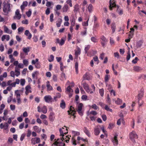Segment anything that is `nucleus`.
<instances>
[{
  "label": "nucleus",
  "instance_id": "obj_54",
  "mask_svg": "<svg viewBox=\"0 0 146 146\" xmlns=\"http://www.w3.org/2000/svg\"><path fill=\"white\" fill-rule=\"evenodd\" d=\"M110 42L111 45H113L114 44V41L113 38L111 37H110Z\"/></svg>",
  "mask_w": 146,
  "mask_h": 146
},
{
  "label": "nucleus",
  "instance_id": "obj_62",
  "mask_svg": "<svg viewBox=\"0 0 146 146\" xmlns=\"http://www.w3.org/2000/svg\"><path fill=\"white\" fill-rule=\"evenodd\" d=\"M23 64L25 66H27L28 64V61L27 60L24 59L23 60Z\"/></svg>",
  "mask_w": 146,
  "mask_h": 146
},
{
  "label": "nucleus",
  "instance_id": "obj_5",
  "mask_svg": "<svg viewBox=\"0 0 146 146\" xmlns=\"http://www.w3.org/2000/svg\"><path fill=\"white\" fill-rule=\"evenodd\" d=\"M86 92L88 93L90 92V94H92L93 93V91H90V89L89 88L88 85L86 82H84L82 84Z\"/></svg>",
  "mask_w": 146,
  "mask_h": 146
},
{
  "label": "nucleus",
  "instance_id": "obj_59",
  "mask_svg": "<svg viewBox=\"0 0 146 146\" xmlns=\"http://www.w3.org/2000/svg\"><path fill=\"white\" fill-rule=\"evenodd\" d=\"M114 127V124L113 123H110L109 124L108 128L109 129H112Z\"/></svg>",
  "mask_w": 146,
  "mask_h": 146
},
{
  "label": "nucleus",
  "instance_id": "obj_16",
  "mask_svg": "<svg viewBox=\"0 0 146 146\" xmlns=\"http://www.w3.org/2000/svg\"><path fill=\"white\" fill-rule=\"evenodd\" d=\"M28 4V2L27 1H24L23 2L22 5H21L20 7L22 12L23 11L25 8L27 6Z\"/></svg>",
  "mask_w": 146,
  "mask_h": 146
},
{
  "label": "nucleus",
  "instance_id": "obj_15",
  "mask_svg": "<svg viewBox=\"0 0 146 146\" xmlns=\"http://www.w3.org/2000/svg\"><path fill=\"white\" fill-rule=\"evenodd\" d=\"M117 135H115L112 140L113 145H117L118 144V142L117 139Z\"/></svg>",
  "mask_w": 146,
  "mask_h": 146
},
{
  "label": "nucleus",
  "instance_id": "obj_45",
  "mask_svg": "<svg viewBox=\"0 0 146 146\" xmlns=\"http://www.w3.org/2000/svg\"><path fill=\"white\" fill-rule=\"evenodd\" d=\"M93 6L91 4H90L88 7V9L89 11L91 13L92 12Z\"/></svg>",
  "mask_w": 146,
  "mask_h": 146
},
{
  "label": "nucleus",
  "instance_id": "obj_47",
  "mask_svg": "<svg viewBox=\"0 0 146 146\" xmlns=\"http://www.w3.org/2000/svg\"><path fill=\"white\" fill-rule=\"evenodd\" d=\"M32 12L30 9L26 13V14L28 17H30L31 15Z\"/></svg>",
  "mask_w": 146,
  "mask_h": 146
},
{
  "label": "nucleus",
  "instance_id": "obj_3",
  "mask_svg": "<svg viewBox=\"0 0 146 146\" xmlns=\"http://www.w3.org/2000/svg\"><path fill=\"white\" fill-rule=\"evenodd\" d=\"M3 10V12L7 15L11 10L10 4L7 3H4Z\"/></svg>",
  "mask_w": 146,
  "mask_h": 146
},
{
  "label": "nucleus",
  "instance_id": "obj_44",
  "mask_svg": "<svg viewBox=\"0 0 146 146\" xmlns=\"http://www.w3.org/2000/svg\"><path fill=\"white\" fill-rule=\"evenodd\" d=\"M99 93L102 97L104 96V90L103 88L100 89L99 90Z\"/></svg>",
  "mask_w": 146,
  "mask_h": 146
},
{
  "label": "nucleus",
  "instance_id": "obj_46",
  "mask_svg": "<svg viewBox=\"0 0 146 146\" xmlns=\"http://www.w3.org/2000/svg\"><path fill=\"white\" fill-rule=\"evenodd\" d=\"M25 80L24 79H21L20 80V84L22 86H23L25 84Z\"/></svg>",
  "mask_w": 146,
  "mask_h": 146
},
{
  "label": "nucleus",
  "instance_id": "obj_8",
  "mask_svg": "<svg viewBox=\"0 0 146 146\" xmlns=\"http://www.w3.org/2000/svg\"><path fill=\"white\" fill-rule=\"evenodd\" d=\"M44 99L46 102L48 103H52L54 102V100L51 96L50 95L46 96L44 97Z\"/></svg>",
  "mask_w": 146,
  "mask_h": 146
},
{
  "label": "nucleus",
  "instance_id": "obj_21",
  "mask_svg": "<svg viewBox=\"0 0 146 146\" xmlns=\"http://www.w3.org/2000/svg\"><path fill=\"white\" fill-rule=\"evenodd\" d=\"M109 4V9L111 10H112L113 7H115L116 6V4L114 2L112 3L111 0L110 1Z\"/></svg>",
  "mask_w": 146,
  "mask_h": 146
},
{
  "label": "nucleus",
  "instance_id": "obj_22",
  "mask_svg": "<svg viewBox=\"0 0 146 146\" xmlns=\"http://www.w3.org/2000/svg\"><path fill=\"white\" fill-rule=\"evenodd\" d=\"M4 30L5 33L8 34H10L12 33V31L10 30L7 27L5 26L4 27Z\"/></svg>",
  "mask_w": 146,
  "mask_h": 146
},
{
  "label": "nucleus",
  "instance_id": "obj_42",
  "mask_svg": "<svg viewBox=\"0 0 146 146\" xmlns=\"http://www.w3.org/2000/svg\"><path fill=\"white\" fill-rule=\"evenodd\" d=\"M78 62H76L75 64V69L76 72L77 74L78 73Z\"/></svg>",
  "mask_w": 146,
  "mask_h": 146
},
{
  "label": "nucleus",
  "instance_id": "obj_52",
  "mask_svg": "<svg viewBox=\"0 0 146 146\" xmlns=\"http://www.w3.org/2000/svg\"><path fill=\"white\" fill-rule=\"evenodd\" d=\"M72 2L71 0H67L66 1V3L68 4L70 7H72Z\"/></svg>",
  "mask_w": 146,
  "mask_h": 146
},
{
  "label": "nucleus",
  "instance_id": "obj_12",
  "mask_svg": "<svg viewBox=\"0 0 146 146\" xmlns=\"http://www.w3.org/2000/svg\"><path fill=\"white\" fill-rule=\"evenodd\" d=\"M83 78L84 80H89L92 79L91 76L89 74L88 72H86L84 75Z\"/></svg>",
  "mask_w": 146,
  "mask_h": 146
},
{
  "label": "nucleus",
  "instance_id": "obj_19",
  "mask_svg": "<svg viewBox=\"0 0 146 146\" xmlns=\"http://www.w3.org/2000/svg\"><path fill=\"white\" fill-rule=\"evenodd\" d=\"M133 70L136 72H138L142 70L140 66H136L133 67Z\"/></svg>",
  "mask_w": 146,
  "mask_h": 146
},
{
  "label": "nucleus",
  "instance_id": "obj_30",
  "mask_svg": "<svg viewBox=\"0 0 146 146\" xmlns=\"http://www.w3.org/2000/svg\"><path fill=\"white\" fill-rule=\"evenodd\" d=\"M47 110L46 106H43L41 109V111L44 113H46L47 112Z\"/></svg>",
  "mask_w": 146,
  "mask_h": 146
},
{
  "label": "nucleus",
  "instance_id": "obj_14",
  "mask_svg": "<svg viewBox=\"0 0 146 146\" xmlns=\"http://www.w3.org/2000/svg\"><path fill=\"white\" fill-rule=\"evenodd\" d=\"M55 119L54 113L52 112L50 113L49 116V119L51 121H53Z\"/></svg>",
  "mask_w": 146,
  "mask_h": 146
},
{
  "label": "nucleus",
  "instance_id": "obj_24",
  "mask_svg": "<svg viewBox=\"0 0 146 146\" xmlns=\"http://www.w3.org/2000/svg\"><path fill=\"white\" fill-rule=\"evenodd\" d=\"M22 92L21 90H16L15 91V93L16 95V98H21L20 93Z\"/></svg>",
  "mask_w": 146,
  "mask_h": 146
},
{
  "label": "nucleus",
  "instance_id": "obj_27",
  "mask_svg": "<svg viewBox=\"0 0 146 146\" xmlns=\"http://www.w3.org/2000/svg\"><path fill=\"white\" fill-rule=\"evenodd\" d=\"M84 132L88 137H90V132L89 131L86 127H84Z\"/></svg>",
  "mask_w": 146,
  "mask_h": 146
},
{
  "label": "nucleus",
  "instance_id": "obj_11",
  "mask_svg": "<svg viewBox=\"0 0 146 146\" xmlns=\"http://www.w3.org/2000/svg\"><path fill=\"white\" fill-rule=\"evenodd\" d=\"M59 140V139H58L57 141H56L54 143V145L55 146H64L65 145V143L62 142V141L61 142L58 141Z\"/></svg>",
  "mask_w": 146,
  "mask_h": 146
},
{
  "label": "nucleus",
  "instance_id": "obj_26",
  "mask_svg": "<svg viewBox=\"0 0 146 146\" xmlns=\"http://www.w3.org/2000/svg\"><path fill=\"white\" fill-rule=\"evenodd\" d=\"M90 46L89 45H87L85 48L84 50L85 51V53L87 54V55L88 56H90V55L89 54V52H88V51L90 48Z\"/></svg>",
  "mask_w": 146,
  "mask_h": 146
},
{
  "label": "nucleus",
  "instance_id": "obj_50",
  "mask_svg": "<svg viewBox=\"0 0 146 146\" xmlns=\"http://www.w3.org/2000/svg\"><path fill=\"white\" fill-rule=\"evenodd\" d=\"M23 51L25 53H27L29 51V47H28L27 48H24L23 49Z\"/></svg>",
  "mask_w": 146,
  "mask_h": 146
},
{
  "label": "nucleus",
  "instance_id": "obj_43",
  "mask_svg": "<svg viewBox=\"0 0 146 146\" xmlns=\"http://www.w3.org/2000/svg\"><path fill=\"white\" fill-rule=\"evenodd\" d=\"M130 31L129 32L131 33V35L129 34V36H130L131 37V38H132V36L133 34V32L134 31V29L133 28H131L130 29Z\"/></svg>",
  "mask_w": 146,
  "mask_h": 146
},
{
  "label": "nucleus",
  "instance_id": "obj_36",
  "mask_svg": "<svg viewBox=\"0 0 146 146\" xmlns=\"http://www.w3.org/2000/svg\"><path fill=\"white\" fill-rule=\"evenodd\" d=\"M106 97L107 99L106 101L107 103L109 105H110L111 104V100L110 97L109 95V94H107Z\"/></svg>",
  "mask_w": 146,
  "mask_h": 146
},
{
  "label": "nucleus",
  "instance_id": "obj_20",
  "mask_svg": "<svg viewBox=\"0 0 146 146\" xmlns=\"http://www.w3.org/2000/svg\"><path fill=\"white\" fill-rule=\"evenodd\" d=\"M69 7L67 4H65L62 7V11L63 12H66L68 9Z\"/></svg>",
  "mask_w": 146,
  "mask_h": 146
},
{
  "label": "nucleus",
  "instance_id": "obj_64",
  "mask_svg": "<svg viewBox=\"0 0 146 146\" xmlns=\"http://www.w3.org/2000/svg\"><path fill=\"white\" fill-rule=\"evenodd\" d=\"M106 22L107 25H109L111 22V21L108 18L106 19Z\"/></svg>",
  "mask_w": 146,
  "mask_h": 146
},
{
  "label": "nucleus",
  "instance_id": "obj_61",
  "mask_svg": "<svg viewBox=\"0 0 146 146\" xmlns=\"http://www.w3.org/2000/svg\"><path fill=\"white\" fill-rule=\"evenodd\" d=\"M38 61V58H36L35 60H33L32 61V64H35Z\"/></svg>",
  "mask_w": 146,
  "mask_h": 146
},
{
  "label": "nucleus",
  "instance_id": "obj_53",
  "mask_svg": "<svg viewBox=\"0 0 146 146\" xmlns=\"http://www.w3.org/2000/svg\"><path fill=\"white\" fill-rule=\"evenodd\" d=\"M36 68H39L40 67V63L38 61L35 65Z\"/></svg>",
  "mask_w": 146,
  "mask_h": 146
},
{
  "label": "nucleus",
  "instance_id": "obj_60",
  "mask_svg": "<svg viewBox=\"0 0 146 146\" xmlns=\"http://www.w3.org/2000/svg\"><path fill=\"white\" fill-rule=\"evenodd\" d=\"M85 29V30L84 31H82L81 32V35H85L86 34L87 32V28L86 27H84V28Z\"/></svg>",
  "mask_w": 146,
  "mask_h": 146
},
{
  "label": "nucleus",
  "instance_id": "obj_1",
  "mask_svg": "<svg viewBox=\"0 0 146 146\" xmlns=\"http://www.w3.org/2000/svg\"><path fill=\"white\" fill-rule=\"evenodd\" d=\"M62 129H64V128L62 127V129H60L59 130L60 134V135L62 137L61 138V140L62 141H63L66 139L65 141L66 142L68 143L69 141L70 138L69 137V135L66 136L65 137H64V134L63 131L62 130Z\"/></svg>",
  "mask_w": 146,
  "mask_h": 146
},
{
  "label": "nucleus",
  "instance_id": "obj_41",
  "mask_svg": "<svg viewBox=\"0 0 146 146\" xmlns=\"http://www.w3.org/2000/svg\"><path fill=\"white\" fill-rule=\"evenodd\" d=\"M110 78V76L108 74H106L105 75V78H104V80L105 82H108Z\"/></svg>",
  "mask_w": 146,
  "mask_h": 146
},
{
  "label": "nucleus",
  "instance_id": "obj_63",
  "mask_svg": "<svg viewBox=\"0 0 146 146\" xmlns=\"http://www.w3.org/2000/svg\"><path fill=\"white\" fill-rule=\"evenodd\" d=\"M10 76L14 78L15 76V74L14 72L13 71H11L10 72Z\"/></svg>",
  "mask_w": 146,
  "mask_h": 146
},
{
  "label": "nucleus",
  "instance_id": "obj_28",
  "mask_svg": "<svg viewBox=\"0 0 146 146\" xmlns=\"http://www.w3.org/2000/svg\"><path fill=\"white\" fill-rule=\"evenodd\" d=\"M143 41L141 40H140L137 42L136 45V47L137 48H140L142 45Z\"/></svg>",
  "mask_w": 146,
  "mask_h": 146
},
{
  "label": "nucleus",
  "instance_id": "obj_7",
  "mask_svg": "<svg viewBox=\"0 0 146 146\" xmlns=\"http://www.w3.org/2000/svg\"><path fill=\"white\" fill-rule=\"evenodd\" d=\"M9 125L7 123H5L4 125L3 123H1L0 124V128L1 129H3L4 130H5V132L6 133L8 132V130H7Z\"/></svg>",
  "mask_w": 146,
  "mask_h": 146
},
{
  "label": "nucleus",
  "instance_id": "obj_49",
  "mask_svg": "<svg viewBox=\"0 0 146 146\" xmlns=\"http://www.w3.org/2000/svg\"><path fill=\"white\" fill-rule=\"evenodd\" d=\"M89 19H88L87 21H84L82 23V25L83 26H88V22L89 21Z\"/></svg>",
  "mask_w": 146,
  "mask_h": 146
},
{
  "label": "nucleus",
  "instance_id": "obj_37",
  "mask_svg": "<svg viewBox=\"0 0 146 146\" xmlns=\"http://www.w3.org/2000/svg\"><path fill=\"white\" fill-rule=\"evenodd\" d=\"M122 100L121 99L119 98H117V100L115 101V103L119 105L122 103Z\"/></svg>",
  "mask_w": 146,
  "mask_h": 146
},
{
  "label": "nucleus",
  "instance_id": "obj_48",
  "mask_svg": "<svg viewBox=\"0 0 146 146\" xmlns=\"http://www.w3.org/2000/svg\"><path fill=\"white\" fill-rule=\"evenodd\" d=\"M54 59V56L52 55H50L49 58L48 59V60L49 62H51Z\"/></svg>",
  "mask_w": 146,
  "mask_h": 146
},
{
  "label": "nucleus",
  "instance_id": "obj_29",
  "mask_svg": "<svg viewBox=\"0 0 146 146\" xmlns=\"http://www.w3.org/2000/svg\"><path fill=\"white\" fill-rule=\"evenodd\" d=\"M143 94L142 93H139L137 96V98L138 100V103H139V101L141 100V98L143 96Z\"/></svg>",
  "mask_w": 146,
  "mask_h": 146
},
{
  "label": "nucleus",
  "instance_id": "obj_56",
  "mask_svg": "<svg viewBox=\"0 0 146 146\" xmlns=\"http://www.w3.org/2000/svg\"><path fill=\"white\" fill-rule=\"evenodd\" d=\"M31 131L30 129H28L27 131V136L28 137H30L31 134Z\"/></svg>",
  "mask_w": 146,
  "mask_h": 146
},
{
  "label": "nucleus",
  "instance_id": "obj_31",
  "mask_svg": "<svg viewBox=\"0 0 146 146\" xmlns=\"http://www.w3.org/2000/svg\"><path fill=\"white\" fill-rule=\"evenodd\" d=\"M111 28L112 30V33H114L115 31L116 26L115 23H112L111 25Z\"/></svg>",
  "mask_w": 146,
  "mask_h": 146
},
{
  "label": "nucleus",
  "instance_id": "obj_40",
  "mask_svg": "<svg viewBox=\"0 0 146 146\" xmlns=\"http://www.w3.org/2000/svg\"><path fill=\"white\" fill-rule=\"evenodd\" d=\"M104 109L108 111H109L111 112H112V110L107 105H105Z\"/></svg>",
  "mask_w": 146,
  "mask_h": 146
},
{
  "label": "nucleus",
  "instance_id": "obj_58",
  "mask_svg": "<svg viewBox=\"0 0 146 146\" xmlns=\"http://www.w3.org/2000/svg\"><path fill=\"white\" fill-rule=\"evenodd\" d=\"M92 108L93 109H94L95 110H96L99 109L98 107L96 104H94L93 105H92Z\"/></svg>",
  "mask_w": 146,
  "mask_h": 146
},
{
  "label": "nucleus",
  "instance_id": "obj_51",
  "mask_svg": "<svg viewBox=\"0 0 146 146\" xmlns=\"http://www.w3.org/2000/svg\"><path fill=\"white\" fill-rule=\"evenodd\" d=\"M38 74V72L35 71L32 74V76L33 78H35L37 75Z\"/></svg>",
  "mask_w": 146,
  "mask_h": 146
},
{
  "label": "nucleus",
  "instance_id": "obj_38",
  "mask_svg": "<svg viewBox=\"0 0 146 146\" xmlns=\"http://www.w3.org/2000/svg\"><path fill=\"white\" fill-rule=\"evenodd\" d=\"M15 72L16 73L15 74V75L17 76H18L20 74V72L19 71V69L18 68H17L16 67H15Z\"/></svg>",
  "mask_w": 146,
  "mask_h": 146
},
{
  "label": "nucleus",
  "instance_id": "obj_10",
  "mask_svg": "<svg viewBox=\"0 0 146 146\" xmlns=\"http://www.w3.org/2000/svg\"><path fill=\"white\" fill-rule=\"evenodd\" d=\"M65 38L64 37L62 38L60 41L59 39L58 38L56 39V42L59 44L60 46L63 45L65 43Z\"/></svg>",
  "mask_w": 146,
  "mask_h": 146
},
{
  "label": "nucleus",
  "instance_id": "obj_2",
  "mask_svg": "<svg viewBox=\"0 0 146 146\" xmlns=\"http://www.w3.org/2000/svg\"><path fill=\"white\" fill-rule=\"evenodd\" d=\"M83 104L81 103H79L77 106L76 110L79 114L81 116L83 115V111L82 110V108L83 107Z\"/></svg>",
  "mask_w": 146,
  "mask_h": 146
},
{
  "label": "nucleus",
  "instance_id": "obj_17",
  "mask_svg": "<svg viewBox=\"0 0 146 146\" xmlns=\"http://www.w3.org/2000/svg\"><path fill=\"white\" fill-rule=\"evenodd\" d=\"M25 89L26 90L25 93L26 95H28L29 93H31L32 92V91L30 90L31 87L30 85L27 86H26Z\"/></svg>",
  "mask_w": 146,
  "mask_h": 146
},
{
  "label": "nucleus",
  "instance_id": "obj_23",
  "mask_svg": "<svg viewBox=\"0 0 146 146\" xmlns=\"http://www.w3.org/2000/svg\"><path fill=\"white\" fill-rule=\"evenodd\" d=\"M5 39H6L7 41H8L10 39V36L9 35H3L1 37V40L3 41Z\"/></svg>",
  "mask_w": 146,
  "mask_h": 146
},
{
  "label": "nucleus",
  "instance_id": "obj_55",
  "mask_svg": "<svg viewBox=\"0 0 146 146\" xmlns=\"http://www.w3.org/2000/svg\"><path fill=\"white\" fill-rule=\"evenodd\" d=\"M11 28L13 30H15L17 28L16 24L15 23H13L11 25Z\"/></svg>",
  "mask_w": 146,
  "mask_h": 146
},
{
  "label": "nucleus",
  "instance_id": "obj_9",
  "mask_svg": "<svg viewBox=\"0 0 146 146\" xmlns=\"http://www.w3.org/2000/svg\"><path fill=\"white\" fill-rule=\"evenodd\" d=\"M21 15L20 13L19 10V9H17L15 12V16L14 17V18L19 20L21 18Z\"/></svg>",
  "mask_w": 146,
  "mask_h": 146
},
{
  "label": "nucleus",
  "instance_id": "obj_57",
  "mask_svg": "<svg viewBox=\"0 0 146 146\" xmlns=\"http://www.w3.org/2000/svg\"><path fill=\"white\" fill-rule=\"evenodd\" d=\"M72 133L74 134V136H76V135H80V132H79L75 131H72Z\"/></svg>",
  "mask_w": 146,
  "mask_h": 146
},
{
  "label": "nucleus",
  "instance_id": "obj_32",
  "mask_svg": "<svg viewBox=\"0 0 146 146\" xmlns=\"http://www.w3.org/2000/svg\"><path fill=\"white\" fill-rule=\"evenodd\" d=\"M60 107L62 109H64L66 107V104L64 100L61 101V102L60 104Z\"/></svg>",
  "mask_w": 146,
  "mask_h": 146
},
{
  "label": "nucleus",
  "instance_id": "obj_34",
  "mask_svg": "<svg viewBox=\"0 0 146 146\" xmlns=\"http://www.w3.org/2000/svg\"><path fill=\"white\" fill-rule=\"evenodd\" d=\"M71 21V26H74L75 23V20L74 17L73 18L70 20Z\"/></svg>",
  "mask_w": 146,
  "mask_h": 146
},
{
  "label": "nucleus",
  "instance_id": "obj_6",
  "mask_svg": "<svg viewBox=\"0 0 146 146\" xmlns=\"http://www.w3.org/2000/svg\"><path fill=\"white\" fill-rule=\"evenodd\" d=\"M130 138L133 141H134V139L137 138V135L135 131H132L129 134Z\"/></svg>",
  "mask_w": 146,
  "mask_h": 146
},
{
  "label": "nucleus",
  "instance_id": "obj_33",
  "mask_svg": "<svg viewBox=\"0 0 146 146\" xmlns=\"http://www.w3.org/2000/svg\"><path fill=\"white\" fill-rule=\"evenodd\" d=\"M62 22V20L61 19H59L56 23L57 26L59 27L60 26Z\"/></svg>",
  "mask_w": 146,
  "mask_h": 146
},
{
  "label": "nucleus",
  "instance_id": "obj_4",
  "mask_svg": "<svg viewBox=\"0 0 146 146\" xmlns=\"http://www.w3.org/2000/svg\"><path fill=\"white\" fill-rule=\"evenodd\" d=\"M67 112L68 115H71L73 116V118L74 119L76 117V116L75 115L76 112V111L75 110L74 108L72 106H70V110H68Z\"/></svg>",
  "mask_w": 146,
  "mask_h": 146
},
{
  "label": "nucleus",
  "instance_id": "obj_25",
  "mask_svg": "<svg viewBox=\"0 0 146 146\" xmlns=\"http://www.w3.org/2000/svg\"><path fill=\"white\" fill-rule=\"evenodd\" d=\"M47 85L46 86L47 87V91H51L52 90V87L50 86V82L49 81H48L46 82Z\"/></svg>",
  "mask_w": 146,
  "mask_h": 146
},
{
  "label": "nucleus",
  "instance_id": "obj_35",
  "mask_svg": "<svg viewBox=\"0 0 146 146\" xmlns=\"http://www.w3.org/2000/svg\"><path fill=\"white\" fill-rule=\"evenodd\" d=\"M79 9V5L77 4H76L74 6V12H76L78 11Z\"/></svg>",
  "mask_w": 146,
  "mask_h": 146
},
{
  "label": "nucleus",
  "instance_id": "obj_13",
  "mask_svg": "<svg viewBox=\"0 0 146 146\" xmlns=\"http://www.w3.org/2000/svg\"><path fill=\"white\" fill-rule=\"evenodd\" d=\"M73 91V90L70 88V86H68L66 88V92H67L69 94V96L70 97L72 95V93Z\"/></svg>",
  "mask_w": 146,
  "mask_h": 146
},
{
  "label": "nucleus",
  "instance_id": "obj_39",
  "mask_svg": "<svg viewBox=\"0 0 146 146\" xmlns=\"http://www.w3.org/2000/svg\"><path fill=\"white\" fill-rule=\"evenodd\" d=\"M34 130L36 132H40V130L39 129V127L37 126H35L33 127Z\"/></svg>",
  "mask_w": 146,
  "mask_h": 146
},
{
  "label": "nucleus",
  "instance_id": "obj_18",
  "mask_svg": "<svg viewBox=\"0 0 146 146\" xmlns=\"http://www.w3.org/2000/svg\"><path fill=\"white\" fill-rule=\"evenodd\" d=\"M100 132V129L98 127L94 128V134L96 135H98Z\"/></svg>",
  "mask_w": 146,
  "mask_h": 146
}]
</instances>
